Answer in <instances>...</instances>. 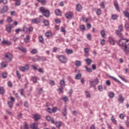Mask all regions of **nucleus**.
I'll list each match as a JSON object with an SVG mask.
<instances>
[{
    "label": "nucleus",
    "mask_w": 129,
    "mask_h": 129,
    "mask_svg": "<svg viewBox=\"0 0 129 129\" xmlns=\"http://www.w3.org/2000/svg\"><path fill=\"white\" fill-rule=\"evenodd\" d=\"M119 46L125 53L127 54L129 52V40L121 39L119 40Z\"/></svg>",
    "instance_id": "nucleus-1"
},
{
    "label": "nucleus",
    "mask_w": 129,
    "mask_h": 129,
    "mask_svg": "<svg viewBox=\"0 0 129 129\" xmlns=\"http://www.w3.org/2000/svg\"><path fill=\"white\" fill-rule=\"evenodd\" d=\"M39 11L46 18H49V17H50V11H49V10L46 9L43 7H41L39 8Z\"/></svg>",
    "instance_id": "nucleus-2"
},
{
    "label": "nucleus",
    "mask_w": 129,
    "mask_h": 129,
    "mask_svg": "<svg viewBox=\"0 0 129 129\" xmlns=\"http://www.w3.org/2000/svg\"><path fill=\"white\" fill-rule=\"evenodd\" d=\"M58 58L60 62H61L63 64H66V63H67L68 59L66 56L62 55H60L58 56Z\"/></svg>",
    "instance_id": "nucleus-3"
},
{
    "label": "nucleus",
    "mask_w": 129,
    "mask_h": 129,
    "mask_svg": "<svg viewBox=\"0 0 129 129\" xmlns=\"http://www.w3.org/2000/svg\"><path fill=\"white\" fill-rule=\"evenodd\" d=\"M30 69V67L28 64H25L24 67H20L19 70L22 72H25L26 70H29Z\"/></svg>",
    "instance_id": "nucleus-4"
},
{
    "label": "nucleus",
    "mask_w": 129,
    "mask_h": 129,
    "mask_svg": "<svg viewBox=\"0 0 129 129\" xmlns=\"http://www.w3.org/2000/svg\"><path fill=\"white\" fill-rule=\"evenodd\" d=\"M65 17L66 18H67V19H68L69 20H72V17H73V12L71 11L67 12L65 14Z\"/></svg>",
    "instance_id": "nucleus-5"
},
{
    "label": "nucleus",
    "mask_w": 129,
    "mask_h": 129,
    "mask_svg": "<svg viewBox=\"0 0 129 129\" xmlns=\"http://www.w3.org/2000/svg\"><path fill=\"white\" fill-rule=\"evenodd\" d=\"M1 45H6V46H11L12 42L9 40H4L1 42Z\"/></svg>",
    "instance_id": "nucleus-6"
},
{
    "label": "nucleus",
    "mask_w": 129,
    "mask_h": 129,
    "mask_svg": "<svg viewBox=\"0 0 129 129\" xmlns=\"http://www.w3.org/2000/svg\"><path fill=\"white\" fill-rule=\"evenodd\" d=\"M17 49L20 50L22 53H27V48L23 46L18 47Z\"/></svg>",
    "instance_id": "nucleus-7"
},
{
    "label": "nucleus",
    "mask_w": 129,
    "mask_h": 129,
    "mask_svg": "<svg viewBox=\"0 0 129 129\" xmlns=\"http://www.w3.org/2000/svg\"><path fill=\"white\" fill-rule=\"evenodd\" d=\"M5 57L6 58H7V59L9 60V61H11L12 60H13V55L10 52L7 53Z\"/></svg>",
    "instance_id": "nucleus-8"
},
{
    "label": "nucleus",
    "mask_w": 129,
    "mask_h": 129,
    "mask_svg": "<svg viewBox=\"0 0 129 129\" xmlns=\"http://www.w3.org/2000/svg\"><path fill=\"white\" fill-rule=\"evenodd\" d=\"M6 31L8 32L9 34L12 32V25L11 24H8L6 27Z\"/></svg>",
    "instance_id": "nucleus-9"
},
{
    "label": "nucleus",
    "mask_w": 129,
    "mask_h": 129,
    "mask_svg": "<svg viewBox=\"0 0 129 129\" xmlns=\"http://www.w3.org/2000/svg\"><path fill=\"white\" fill-rule=\"evenodd\" d=\"M32 23H33V24H39L40 22H41V19L39 18L33 19L31 20Z\"/></svg>",
    "instance_id": "nucleus-10"
},
{
    "label": "nucleus",
    "mask_w": 129,
    "mask_h": 129,
    "mask_svg": "<svg viewBox=\"0 0 129 129\" xmlns=\"http://www.w3.org/2000/svg\"><path fill=\"white\" fill-rule=\"evenodd\" d=\"M8 10L9 6L6 5L3 7L1 12L3 14H5V13H7V12H8Z\"/></svg>",
    "instance_id": "nucleus-11"
},
{
    "label": "nucleus",
    "mask_w": 129,
    "mask_h": 129,
    "mask_svg": "<svg viewBox=\"0 0 129 129\" xmlns=\"http://www.w3.org/2000/svg\"><path fill=\"white\" fill-rule=\"evenodd\" d=\"M33 118H34V120H35V121H38V120H39V119H40L41 116H40V115H39L38 114H35L33 115Z\"/></svg>",
    "instance_id": "nucleus-12"
},
{
    "label": "nucleus",
    "mask_w": 129,
    "mask_h": 129,
    "mask_svg": "<svg viewBox=\"0 0 129 129\" xmlns=\"http://www.w3.org/2000/svg\"><path fill=\"white\" fill-rule=\"evenodd\" d=\"M114 6L115 7V9H116L117 12H120V10L119 9V6H118V3H117V1L114 2Z\"/></svg>",
    "instance_id": "nucleus-13"
},
{
    "label": "nucleus",
    "mask_w": 129,
    "mask_h": 129,
    "mask_svg": "<svg viewBox=\"0 0 129 129\" xmlns=\"http://www.w3.org/2000/svg\"><path fill=\"white\" fill-rule=\"evenodd\" d=\"M37 125H38V123L37 122H34L31 125L30 127L32 129H39L38 127H37Z\"/></svg>",
    "instance_id": "nucleus-14"
},
{
    "label": "nucleus",
    "mask_w": 129,
    "mask_h": 129,
    "mask_svg": "<svg viewBox=\"0 0 129 129\" xmlns=\"http://www.w3.org/2000/svg\"><path fill=\"white\" fill-rule=\"evenodd\" d=\"M108 41L110 45H114V39L111 37H109Z\"/></svg>",
    "instance_id": "nucleus-15"
},
{
    "label": "nucleus",
    "mask_w": 129,
    "mask_h": 129,
    "mask_svg": "<svg viewBox=\"0 0 129 129\" xmlns=\"http://www.w3.org/2000/svg\"><path fill=\"white\" fill-rule=\"evenodd\" d=\"M118 101H120V102H121V103H123V101H124V98L122 97V95L121 94H119L118 95Z\"/></svg>",
    "instance_id": "nucleus-16"
},
{
    "label": "nucleus",
    "mask_w": 129,
    "mask_h": 129,
    "mask_svg": "<svg viewBox=\"0 0 129 129\" xmlns=\"http://www.w3.org/2000/svg\"><path fill=\"white\" fill-rule=\"evenodd\" d=\"M81 10H82V6L80 4H77L76 6V10L77 12H81Z\"/></svg>",
    "instance_id": "nucleus-17"
},
{
    "label": "nucleus",
    "mask_w": 129,
    "mask_h": 129,
    "mask_svg": "<svg viewBox=\"0 0 129 129\" xmlns=\"http://www.w3.org/2000/svg\"><path fill=\"white\" fill-rule=\"evenodd\" d=\"M45 36L48 38V39H50L52 37V32L51 31H48L45 33Z\"/></svg>",
    "instance_id": "nucleus-18"
},
{
    "label": "nucleus",
    "mask_w": 129,
    "mask_h": 129,
    "mask_svg": "<svg viewBox=\"0 0 129 129\" xmlns=\"http://www.w3.org/2000/svg\"><path fill=\"white\" fill-rule=\"evenodd\" d=\"M62 114L63 116H67V108L66 107V106L64 107Z\"/></svg>",
    "instance_id": "nucleus-19"
},
{
    "label": "nucleus",
    "mask_w": 129,
    "mask_h": 129,
    "mask_svg": "<svg viewBox=\"0 0 129 129\" xmlns=\"http://www.w3.org/2000/svg\"><path fill=\"white\" fill-rule=\"evenodd\" d=\"M75 64L77 68L81 66V62L80 61V60H76L75 62Z\"/></svg>",
    "instance_id": "nucleus-20"
},
{
    "label": "nucleus",
    "mask_w": 129,
    "mask_h": 129,
    "mask_svg": "<svg viewBox=\"0 0 129 129\" xmlns=\"http://www.w3.org/2000/svg\"><path fill=\"white\" fill-rule=\"evenodd\" d=\"M111 120L113 123L115 124H117V121L115 120V118H114V116H113V115H112V117H111Z\"/></svg>",
    "instance_id": "nucleus-21"
},
{
    "label": "nucleus",
    "mask_w": 129,
    "mask_h": 129,
    "mask_svg": "<svg viewBox=\"0 0 129 129\" xmlns=\"http://www.w3.org/2000/svg\"><path fill=\"white\" fill-rule=\"evenodd\" d=\"M8 105L9 106V107H10V108H13V107H14V102H12L11 101H8Z\"/></svg>",
    "instance_id": "nucleus-22"
},
{
    "label": "nucleus",
    "mask_w": 129,
    "mask_h": 129,
    "mask_svg": "<svg viewBox=\"0 0 129 129\" xmlns=\"http://www.w3.org/2000/svg\"><path fill=\"white\" fill-rule=\"evenodd\" d=\"M21 129H29V125H28V123L27 122H24V126H21Z\"/></svg>",
    "instance_id": "nucleus-23"
},
{
    "label": "nucleus",
    "mask_w": 129,
    "mask_h": 129,
    "mask_svg": "<svg viewBox=\"0 0 129 129\" xmlns=\"http://www.w3.org/2000/svg\"><path fill=\"white\" fill-rule=\"evenodd\" d=\"M7 66H8V62L7 61H4L1 64V67H2V68H6V67H7Z\"/></svg>",
    "instance_id": "nucleus-24"
},
{
    "label": "nucleus",
    "mask_w": 129,
    "mask_h": 129,
    "mask_svg": "<svg viewBox=\"0 0 129 129\" xmlns=\"http://www.w3.org/2000/svg\"><path fill=\"white\" fill-rule=\"evenodd\" d=\"M123 14L124 15V17H125V18H127L128 21H129V13L128 12L125 11H123Z\"/></svg>",
    "instance_id": "nucleus-25"
},
{
    "label": "nucleus",
    "mask_w": 129,
    "mask_h": 129,
    "mask_svg": "<svg viewBox=\"0 0 129 129\" xmlns=\"http://www.w3.org/2000/svg\"><path fill=\"white\" fill-rule=\"evenodd\" d=\"M55 124L56 127H58V128H60V127H61V125H62L61 122L58 121L55 122Z\"/></svg>",
    "instance_id": "nucleus-26"
},
{
    "label": "nucleus",
    "mask_w": 129,
    "mask_h": 129,
    "mask_svg": "<svg viewBox=\"0 0 129 129\" xmlns=\"http://www.w3.org/2000/svg\"><path fill=\"white\" fill-rule=\"evenodd\" d=\"M42 23L44 24L45 27H49V26H50V23H49V21L48 20H43Z\"/></svg>",
    "instance_id": "nucleus-27"
},
{
    "label": "nucleus",
    "mask_w": 129,
    "mask_h": 129,
    "mask_svg": "<svg viewBox=\"0 0 129 129\" xmlns=\"http://www.w3.org/2000/svg\"><path fill=\"white\" fill-rule=\"evenodd\" d=\"M39 41L40 43L42 44H44V38H43V36L41 35L38 37Z\"/></svg>",
    "instance_id": "nucleus-28"
},
{
    "label": "nucleus",
    "mask_w": 129,
    "mask_h": 129,
    "mask_svg": "<svg viewBox=\"0 0 129 129\" xmlns=\"http://www.w3.org/2000/svg\"><path fill=\"white\" fill-rule=\"evenodd\" d=\"M108 96L110 98H113L114 97V93L113 92H109Z\"/></svg>",
    "instance_id": "nucleus-29"
},
{
    "label": "nucleus",
    "mask_w": 129,
    "mask_h": 129,
    "mask_svg": "<svg viewBox=\"0 0 129 129\" xmlns=\"http://www.w3.org/2000/svg\"><path fill=\"white\" fill-rule=\"evenodd\" d=\"M60 85L61 87H64L65 86V81H64V79L60 81Z\"/></svg>",
    "instance_id": "nucleus-30"
},
{
    "label": "nucleus",
    "mask_w": 129,
    "mask_h": 129,
    "mask_svg": "<svg viewBox=\"0 0 129 129\" xmlns=\"http://www.w3.org/2000/svg\"><path fill=\"white\" fill-rule=\"evenodd\" d=\"M109 77L110 78L114 80V81H115L116 82H118V83H120V84L121 83V82H120V81H119V80H118L117 79L115 78V77H112V76H110Z\"/></svg>",
    "instance_id": "nucleus-31"
},
{
    "label": "nucleus",
    "mask_w": 129,
    "mask_h": 129,
    "mask_svg": "<svg viewBox=\"0 0 129 129\" xmlns=\"http://www.w3.org/2000/svg\"><path fill=\"white\" fill-rule=\"evenodd\" d=\"M55 13L56 16H61L62 13L61 12V11L59 9H57L55 11Z\"/></svg>",
    "instance_id": "nucleus-32"
},
{
    "label": "nucleus",
    "mask_w": 129,
    "mask_h": 129,
    "mask_svg": "<svg viewBox=\"0 0 129 129\" xmlns=\"http://www.w3.org/2000/svg\"><path fill=\"white\" fill-rule=\"evenodd\" d=\"M0 94L1 95H4L5 94V89L4 87H0Z\"/></svg>",
    "instance_id": "nucleus-33"
},
{
    "label": "nucleus",
    "mask_w": 129,
    "mask_h": 129,
    "mask_svg": "<svg viewBox=\"0 0 129 129\" xmlns=\"http://www.w3.org/2000/svg\"><path fill=\"white\" fill-rule=\"evenodd\" d=\"M15 3V6L16 7H19V6H21V1L20 0H13Z\"/></svg>",
    "instance_id": "nucleus-34"
},
{
    "label": "nucleus",
    "mask_w": 129,
    "mask_h": 129,
    "mask_svg": "<svg viewBox=\"0 0 129 129\" xmlns=\"http://www.w3.org/2000/svg\"><path fill=\"white\" fill-rule=\"evenodd\" d=\"M86 62H87V65L89 66L91 63H92V60L90 58H87L85 59Z\"/></svg>",
    "instance_id": "nucleus-35"
},
{
    "label": "nucleus",
    "mask_w": 129,
    "mask_h": 129,
    "mask_svg": "<svg viewBox=\"0 0 129 129\" xmlns=\"http://www.w3.org/2000/svg\"><path fill=\"white\" fill-rule=\"evenodd\" d=\"M90 87H95V84H94V81L93 80H90Z\"/></svg>",
    "instance_id": "nucleus-36"
},
{
    "label": "nucleus",
    "mask_w": 129,
    "mask_h": 129,
    "mask_svg": "<svg viewBox=\"0 0 129 129\" xmlns=\"http://www.w3.org/2000/svg\"><path fill=\"white\" fill-rule=\"evenodd\" d=\"M76 79L77 80H79V79H81L82 75L80 73H79L76 75Z\"/></svg>",
    "instance_id": "nucleus-37"
},
{
    "label": "nucleus",
    "mask_w": 129,
    "mask_h": 129,
    "mask_svg": "<svg viewBox=\"0 0 129 129\" xmlns=\"http://www.w3.org/2000/svg\"><path fill=\"white\" fill-rule=\"evenodd\" d=\"M67 54H72L73 53V50L70 49H66Z\"/></svg>",
    "instance_id": "nucleus-38"
},
{
    "label": "nucleus",
    "mask_w": 129,
    "mask_h": 129,
    "mask_svg": "<svg viewBox=\"0 0 129 129\" xmlns=\"http://www.w3.org/2000/svg\"><path fill=\"white\" fill-rule=\"evenodd\" d=\"M31 80L32 81H33V83H37V82H38V81H37V77H31Z\"/></svg>",
    "instance_id": "nucleus-39"
},
{
    "label": "nucleus",
    "mask_w": 129,
    "mask_h": 129,
    "mask_svg": "<svg viewBox=\"0 0 129 129\" xmlns=\"http://www.w3.org/2000/svg\"><path fill=\"white\" fill-rule=\"evenodd\" d=\"M118 16L116 15H111V19L113 21H115V20H117Z\"/></svg>",
    "instance_id": "nucleus-40"
},
{
    "label": "nucleus",
    "mask_w": 129,
    "mask_h": 129,
    "mask_svg": "<svg viewBox=\"0 0 129 129\" xmlns=\"http://www.w3.org/2000/svg\"><path fill=\"white\" fill-rule=\"evenodd\" d=\"M85 95L86 97H87V98H90V97H91V95H90V93H89V92L87 91H85Z\"/></svg>",
    "instance_id": "nucleus-41"
},
{
    "label": "nucleus",
    "mask_w": 129,
    "mask_h": 129,
    "mask_svg": "<svg viewBox=\"0 0 129 129\" xmlns=\"http://www.w3.org/2000/svg\"><path fill=\"white\" fill-rule=\"evenodd\" d=\"M24 33H29V28L28 27L25 26L23 27V30Z\"/></svg>",
    "instance_id": "nucleus-42"
},
{
    "label": "nucleus",
    "mask_w": 129,
    "mask_h": 129,
    "mask_svg": "<svg viewBox=\"0 0 129 129\" xmlns=\"http://www.w3.org/2000/svg\"><path fill=\"white\" fill-rule=\"evenodd\" d=\"M85 68L86 69V70L87 72H89L90 73L92 72V70L88 67L87 66H85Z\"/></svg>",
    "instance_id": "nucleus-43"
},
{
    "label": "nucleus",
    "mask_w": 129,
    "mask_h": 129,
    "mask_svg": "<svg viewBox=\"0 0 129 129\" xmlns=\"http://www.w3.org/2000/svg\"><path fill=\"white\" fill-rule=\"evenodd\" d=\"M96 14L97 16H100L101 15V9H98L96 11Z\"/></svg>",
    "instance_id": "nucleus-44"
},
{
    "label": "nucleus",
    "mask_w": 129,
    "mask_h": 129,
    "mask_svg": "<svg viewBox=\"0 0 129 129\" xmlns=\"http://www.w3.org/2000/svg\"><path fill=\"white\" fill-rule=\"evenodd\" d=\"M100 34L102 38H105V31L104 30H102L100 32Z\"/></svg>",
    "instance_id": "nucleus-45"
},
{
    "label": "nucleus",
    "mask_w": 129,
    "mask_h": 129,
    "mask_svg": "<svg viewBox=\"0 0 129 129\" xmlns=\"http://www.w3.org/2000/svg\"><path fill=\"white\" fill-rule=\"evenodd\" d=\"M13 95H15V96L17 98H20V96H19V94H18V93L16 92L15 91H13Z\"/></svg>",
    "instance_id": "nucleus-46"
},
{
    "label": "nucleus",
    "mask_w": 129,
    "mask_h": 129,
    "mask_svg": "<svg viewBox=\"0 0 129 129\" xmlns=\"http://www.w3.org/2000/svg\"><path fill=\"white\" fill-rule=\"evenodd\" d=\"M61 99H62V100H63V101H64L65 102H67V101H68V100H69V99H68V97L67 96H64Z\"/></svg>",
    "instance_id": "nucleus-47"
},
{
    "label": "nucleus",
    "mask_w": 129,
    "mask_h": 129,
    "mask_svg": "<svg viewBox=\"0 0 129 129\" xmlns=\"http://www.w3.org/2000/svg\"><path fill=\"white\" fill-rule=\"evenodd\" d=\"M7 22H8V23H12V22H13V19H12V17H8Z\"/></svg>",
    "instance_id": "nucleus-48"
},
{
    "label": "nucleus",
    "mask_w": 129,
    "mask_h": 129,
    "mask_svg": "<svg viewBox=\"0 0 129 129\" xmlns=\"http://www.w3.org/2000/svg\"><path fill=\"white\" fill-rule=\"evenodd\" d=\"M36 58H37V56H30L29 57V59H30V60H32V61H33V62H36Z\"/></svg>",
    "instance_id": "nucleus-49"
},
{
    "label": "nucleus",
    "mask_w": 129,
    "mask_h": 129,
    "mask_svg": "<svg viewBox=\"0 0 129 129\" xmlns=\"http://www.w3.org/2000/svg\"><path fill=\"white\" fill-rule=\"evenodd\" d=\"M37 49H33L31 51V54H37Z\"/></svg>",
    "instance_id": "nucleus-50"
},
{
    "label": "nucleus",
    "mask_w": 129,
    "mask_h": 129,
    "mask_svg": "<svg viewBox=\"0 0 129 129\" xmlns=\"http://www.w3.org/2000/svg\"><path fill=\"white\" fill-rule=\"evenodd\" d=\"M16 75L18 78V79H21V74H20V73H19V71L18 70L16 71Z\"/></svg>",
    "instance_id": "nucleus-51"
},
{
    "label": "nucleus",
    "mask_w": 129,
    "mask_h": 129,
    "mask_svg": "<svg viewBox=\"0 0 129 129\" xmlns=\"http://www.w3.org/2000/svg\"><path fill=\"white\" fill-rule=\"evenodd\" d=\"M98 88L99 91H100L101 92L103 91V87H102V86L99 85L98 87Z\"/></svg>",
    "instance_id": "nucleus-52"
},
{
    "label": "nucleus",
    "mask_w": 129,
    "mask_h": 129,
    "mask_svg": "<svg viewBox=\"0 0 129 129\" xmlns=\"http://www.w3.org/2000/svg\"><path fill=\"white\" fill-rule=\"evenodd\" d=\"M7 76H8V74L6 72H4L2 74L3 78L6 79L7 78Z\"/></svg>",
    "instance_id": "nucleus-53"
},
{
    "label": "nucleus",
    "mask_w": 129,
    "mask_h": 129,
    "mask_svg": "<svg viewBox=\"0 0 129 129\" xmlns=\"http://www.w3.org/2000/svg\"><path fill=\"white\" fill-rule=\"evenodd\" d=\"M33 31H34V27L32 26L29 27L28 28V33H31V32H33Z\"/></svg>",
    "instance_id": "nucleus-54"
},
{
    "label": "nucleus",
    "mask_w": 129,
    "mask_h": 129,
    "mask_svg": "<svg viewBox=\"0 0 129 129\" xmlns=\"http://www.w3.org/2000/svg\"><path fill=\"white\" fill-rule=\"evenodd\" d=\"M49 83L51 86H54V85H55V82H54L53 80H50Z\"/></svg>",
    "instance_id": "nucleus-55"
},
{
    "label": "nucleus",
    "mask_w": 129,
    "mask_h": 129,
    "mask_svg": "<svg viewBox=\"0 0 129 129\" xmlns=\"http://www.w3.org/2000/svg\"><path fill=\"white\" fill-rule=\"evenodd\" d=\"M80 29H81V31H82V32H83L85 30V26L84 25H81L80 26Z\"/></svg>",
    "instance_id": "nucleus-56"
},
{
    "label": "nucleus",
    "mask_w": 129,
    "mask_h": 129,
    "mask_svg": "<svg viewBox=\"0 0 129 129\" xmlns=\"http://www.w3.org/2000/svg\"><path fill=\"white\" fill-rule=\"evenodd\" d=\"M89 103H88V102H85L84 103V106L85 108H86V107H88V105H89Z\"/></svg>",
    "instance_id": "nucleus-57"
},
{
    "label": "nucleus",
    "mask_w": 129,
    "mask_h": 129,
    "mask_svg": "<svg viewBox=\"0 0 129 129\" xmlns=\"http://www.w3.org/2000/svg\"><path fill=\"white\" fill-rule=\"evenodd\" d=\"M10 99L12 102L15 103V101H16V99H15V98L12 96H10Z\"/></svg>",
    "instance_id": "nucleus-58"
},
{
    "label": "nucleus",
    "mask_w": 129,
    "mask_h": 129,
    "mask_svg": "<svg viewBox=\"0 0 129 129\" xmlns=\"http://www.w3.org/2000/svg\"><path fill=\"white\" fill-rule=\"evenodd\" d=\"M20 94H21V95H22V96H24V97H26V96H25V95L24 94V90H23V89H20Z\"/></svg>",
    "instance_id": "nucleus-59"
},
{
    "label": "nucleus",
    "mask_w": 129,
    "mask_h": 129,
    "mask_svg": "<svg viewBox=\"0 0 129 129\" xmlns=\"http://www.w3.org/2000/svg\"><path fill=\"white\" fill-rule=\"evenodd\" d=\"M124 27L125 30H128L129 29V24L128 23H125L124 25Z\"/></svg>",
    "instance_id": "nucleus-60"
},
{
    "label": "nucleus",
    "mask_w": 129,
    "mask_h": 129,
    "mask_svg": "<svg viewBox=\"0 0 129 129\" xmlns=\"http://www.w3.org/2000/svg\"><path fill=\"white\" fill-rule=\"evenodd\" d=\"M87 38L88 39V40H89V41H91V34H90V33L87 35Z\"/></svg>",
    "instance_id": "nucleus-61"
},
{
    "label": "nucleus",
    "mask_w": 129,
    "mask_h": 129,
    "mask_svg": "<svg viewBox=\"0 0 129 129\" xmlns=\"http://www.w3.org/2000/svg\"><path fill=\"white\" fill-rule=\"evenodd\" d=\"M106 84L107 86H110V85L111 84L110 81H109V80L106 81Z\"/></svg>",
    "instance_id": "nucleus-62"
},
{
    "label": "nucleus",
    "mask_w": 129,
    "mask_h": 129,
    "mask_svg": "<svg viewBox=\"0 0 129 129\" xmlns=\"http://www.w3.org/2000/svg\"><path fill=\"white\" fill-rule=\"evenodd\" d=\"M57 91L59 92V93H63V89L62 88H58L57 89Z\"/></svg>",
    "instance_id": "nucleus-63"
},
{
    "label": "nucleus",
    "mask_w": 129,
    "mask_h": 129,
    "mask_svg": "<svg viewBox=\"0 0 129 129\" xmlns=\"http://www.w3.org/2000/svg\"><path fill=\"white\" fill-rule=\"evenodd\" d=\"M52 112H53V113H55V112H56V111H57V107H53L52 109Z\"/></svg>",
    "instance_id": "nucleus-64"
}]
</instances>
